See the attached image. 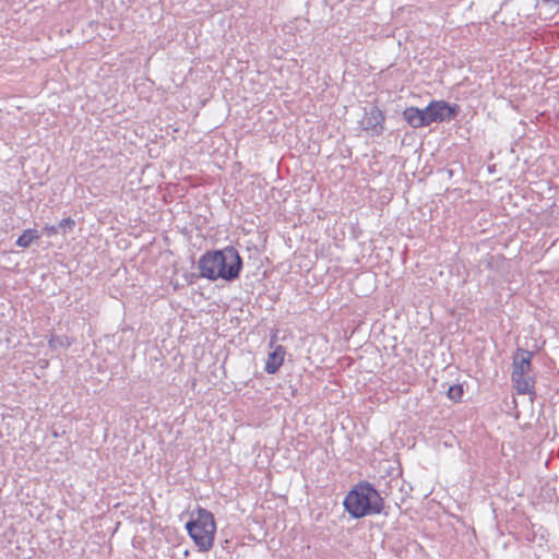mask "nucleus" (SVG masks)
Returning a JSON list of instances; mask_svg holds the SVG:
<instances>
[{"label": "nucleus", "mask_w": 559, "mask_h": 559, "mask_svg": "<svg viewBox=\"0 0 559 559\" xmlns=\"http://www.w3.org/2000/svg\"><path fill=\"white\" fill-rule=\"evenodd\" d=\"M49 345H50L51 347H57V345H63V343H62L60 340H58V338H51V340L49 341Z\"/></svg>", "instance_id": "nucleus-15"}, {"label": "nucleus", "mask_w": 559, "mask_h": 559, "mask_svg": "<svg viewBox=\"0 0 559 559\" xmlns=\"http://www.w3.org/2000/svg\"><path fill=\"white\" fill-rule=\"evenodd\" d=\"M186 528L199 551L206 552L213 547L216 523L212 512L198 508L195 518L186 524Z\"/></svg>", "instance_id": "nucleus-3"}, {"label": "nucleus", "mask_w": 559, "mask_h": 559, "mask_svg": "<svg viewBox=\"0 0 559 559\" xmlns=\"http://www.w3.org/2000/svg\"><path fill=\"white\" fill-rule=\"evenodd\" d=\"M545 2L550 3L556 11H559V0H545Z\"/></svg>", "instance_id": "nucleus-14"}, {"label": "nucleus", "mask_w": 559, "mask_h": 559, "mask_svg": "<svg viewBox=\"0 0 559 559\" xmlns=\"http://www.w3.org/2000/svg\"><path fill=\"white\" fill-rule=\"evenodd\" d=\"M75 223L71 217H67L60 221L58 228L62 229L64 233L67 229L71 230L74 227Z\"/></svg>", "instance_id": "nucleus-12"}, {"label": "nucleus", "mask_w": 559, "mask_h": 559, "mask_svg": "<svg viewBox=\"0 0 559 559\" xmlns=\"http://www.w3.org/2000/svg\"><path fill=\"white\" fill-rule=\"evenodd\" d=\"M463 394H464V389H463V385L460 383L450 385L447 391V396L453 402L461 401L463 397Z\"/></svg>", "instance_id": "nucleus-11"}, {"label": "nucleus", "mask_w": 559, "mask_h": 559, "mask_svg": "<svg viewBox=\"0 0 559 559\" xmlns=\"http://www.w3.org/2000/svg\"><path fill=\"white\" fill-rule=\"evenodd\" d=\"M532 353L525 349H518L512 362V377L519 378L524 373H531L532 369Z\"/></svg>", "instance_id": "nucleus-6"}, {"label": "nucleus", "mask_w": 559, "mask_h": 559, "mask_svg": "<svg viewBox=\"0 0 559 559\" xmlns=\"http://www.w3.org/2000/svg\"><path fill=\"white\" fill-rule=\"evenodd\" d=\"M512 382L519 394H531L534 389V379L530 373H524L523 376L515 378L512 377Z\"/></svg>", "instance_id": "nucleus-9"}, {"label": "nucleus", "mask_w": 559, "mask_h": 559, "mask_svg": "<svg viewBox=\"0 0 559 559\" xmlns=\"http://www.w3.org/2000/svg\"><path fill=\"white\" fill-rule=\"evenodd\" d=\"M284 356H285L284 347L281 345L276 346L275 349L269 354L264 370L269 374L275 373L280 369V367L283 365Z\"/></svg>", "instance_id": "nucleus-7"}, {"label": "nucleus", "mask_w": 559, "mask_h": 559, "mask_svg": "<svg viewBox=\"0 0 559 559\" xmlns=\"http://www.w3.org/2000/svg\"><path fill=\"white\" fill-rule=\"evenodd\" d=\"M403 117L413 128L427 127L424 109L408 107L403 111Z\"/></svg>", "instance_id": "nucleus-8"}, {"label": "nucleus", "mask_w": 559, "mask_h": 559, "mask_svg": "<svg viewBox=\"0 0 559 559\" xmlns=\"http://www.w3.org/2000/svg\"><path fill=\"white\" fill-rule=\"evenodd\" d=\"M384 115L378 107H372L366 111L360 124L365 131L371 132L372 135H379L383 132Z\"/></svg>", "instance_id": "nucleus-5"}, {"label": "nucleus", "mask_w": 559, "mask_h": 559, "mask_svg": "<svg viewBox=\"0 0 559 559\" xmlns=\"http://www.w3.org/2000/svg\"><path fill=\"white\" fill-rule=\"evenodd\" d=\"M383 506L382 497L369 483L357 484L344 499L346 511L355 519L379 514Z\"/></svg>", "instance_id": "nucleus-2"}, {"label": "nucleus", "mask_w": 559, "mask_h": 559, "mask_svg": "<svg viewBox=\"0 0 559 559\" xmlns=\"http://www.w3.org/2000/svg\"><path fill=\"white\" fill-rule=\"evenodd\" d=\"M200 276L215 282H234L242 270V259L233 246L219 250L206 251L198 261Z\"/></svg>", "instance_id": "nucleus-1"}, {"label": "nucleus", "mask_w": 559, "mask_h": 559, "mask_svg": "<svg viewBox=\"0 0 559 559\" xmlns=\"http://www.w3.org/2000/svg\"><path fill=\"white\" fill-rule=\"evenodd\" d=\"M427 126L432 122H443L452 120L456 115V105L451 106L444 100H432L424 108Z\"/></svg>", "instance_id": "nucleus-4"}, {"label": "nucleus", "mask_w": 559, "mask_h": 559, "mask_svg": "<svg viewBox=\"0 0 559 559\" xmlns=\"http://www.w3.org/2000/svg\"><path fill=\"white\" fill-rule=\"evenodd\" d=\"M44 229H45L46 234L49 235V236L50 235H56L59 231L58 226H46Z\"/></svg>", "instance_id": "nucleus-13"}, {"label": "nucleus", "mask_w": 559, "mask_h": 559, "mask_svg": "<svg viewBox=\"0 0 559 559\" xmlns=\"http://www.w3.org/2000/svg\"><path fill=\"white\" fill-rule=\"evenodd\" d=\"M40 235L36 229H25L22 235L16 239V246L21 248H27L34 240L39 239Z\"/></svg>", "instance_id": "nucleus-10"}]
</instances>
